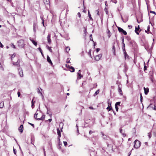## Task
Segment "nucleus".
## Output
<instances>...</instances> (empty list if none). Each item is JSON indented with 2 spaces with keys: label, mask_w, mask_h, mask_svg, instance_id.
Segmentation results:
<instances>
[{
  "label": "nucleus",
  "mask_w": 156,
  "mask_h": 156,
  "mask_svg": "<svg viewBox=\"0 0 156 156\" xmlns=\"http://www.w3.org/2000/svg\"><path fill=\"white\" fill-rule=\"evenodd\" d=\"M28 124L31 125L34 128V125L33 124L30 123V122H28Z\"/></svg>",
  "instance_id": "603ef678"
},
{
  "label": "nucleus",
  "mask_w": 156,
  "mask_h": 156,
  "mask_svg": "<svg viewBox=\"0 0 156 156\" xmlns=\"http://www.w3.org/2000/svg\"><path fill=\"white\" fill-rule=\"evenodd\" d=\"M17 94H18V97H19L20 96L21 94H20V92L19 91H18L17 92Z\"/></svg>",
  "instance_id": "6e6d98bb"
},
{
  "label": "nucleus",
  "mask_w": 156,
  "mask_h": 156,
  "mask_svg": "<svg viewBox=\"0 0 156 156\" xmlns=\"http://www.w3.org/2000/svg\"><path fill=\"white\" fill-rule=\"evenodd\" d=\"M121 103V102L119 101L116 102L115 104V106H117L118 107L119 106H120V104Z\"/></svg>",
  "instance_id": "473e14b6"
},
{
  "label": "nucleus",
  "mask_w": 156,
  "mask_h": 156,
  "mask_svg": "<svg viewBox=\"0 0 156 156\" xmlns=\"http://www.w3.org/2000/svg\"><path fill=\"white\" fill-rule=\"evenodd\" d=\"M101 134L102 135V137L103 138L104 140H107L108 138V137L107 136L105 135L102 132H101Z\"/></svg>",
  "instance_id": "2eb2a0df"
},
{
  "label": "nucleus",
  "mask_w": 156,
  "mask_h": 156,
  "mask_svg": "<svg viewBox=\"0 0 156 156\" xmlns=\"http://www.w3.org/2000/svg\"><path fill=\"white\" fill-rule=\"evenodd\" d=\"M44 2L45 4L48 5L50 2L49 0H44Z\"/></svg>",
  "instance_id": "bb28decb"
},
{
  "label": "nucleus",
  "mask_w": 156,
  "mask_h": 156,
  "mask_svg": "<svg viewBox=\"0 0 156 156\" xmlns=\"http://www.w3.org/2000/svg\"><path fill=\"white\" fill-rule=\"evenodd\" d=\"M38 49L39 50V51H40V52L41 53H42V50H41V48L40 47L38 48Z\"/></svg>",
  "instance_id": "4d7b16f0"
},
{
  "label": "nucleus",
  "mask_w": 156,
  "mask_h": 156,
  "mask_svg": "<svg viewBox=\"0 0 156 156\" xmlns=\"http://www.w3.org/2000/svg\"><path fill=\"white\" fill-rule=\"evenodd\" d=\"M121 39L122 40V43H124V37L123 36L122 37H121Z\"/></svg>",
  "instance_id": "de8ad7c7"
},
{
  "label": "nucleus",
  "mask_w": 156,
  "mask_h": 156,
  "mask_svg": "<svg viewBox=\"0 0 156 156\" xmlns=\"http://www.w3.org/2000/svg\"><path fill=\"white\" fill-rule=\"evenodd\" d=\"M18 129L19 131L21 132V133H22L23 132V125H21L19 127Z\"/></svg>",
  "instance_id": "f8f14e48"
},
{
  "label": "nucleus",
  "mask_w": 156,
  "mask_h": 156,
  "mask_svg": "<svg viewBox=\"0 0 156 156\" xmlns=\"http://www.w3.org/2000/svg\"><path fill=\"white\" fill-rule=\"evenodd\" d=\"M121 18L122 21L124 23H126L128 20V18H126V20H124L122 16H121Z\"/></svg>",
  "instance_id": "f704fd0d"
},
{
  "label": "nucleus",
  "mask_w": 156,
  "mask_h": 156,
  "mask_svg": "<svg viewBox=\"0 0 156 156\" xmlns=\"http://www.w3.org/2000/svg\"><path fill=\"white\" fill-rule=\"evenodd\" d=\"M150 27L149 25L147 27V30H145V32L146 33H147V34H148L149 33L147 32V31H150Z\"/></svg>",
  "instance_id": "e433bc0d"
},
{
  "label": "nucleus",
  "mask_w": 156,
  "mask_h": 156,
  "mask_svg": "<svg viewBox=\"0 0 156 156\" xmlns=\"http://www.w3.org/2000/svg\"><path fill=\"white\" fill-rule=\"evenodd\" d=\"M104 10H105V12L106 14H108V11H107V9L106 8H105L104 9Z\"/></svg>",
  "instance_id": "a18cd8bd"
},
{
  "label": "nucleus",
  "mask_w": 156,
  "mask_h": 156,
  "mask_svg": "<svg viewBox=\"0 0 156 156\" xmlns=\"http://www.w3.org/2000/svg\"><path fill=\"white\" fill-rule=\"evenodd\" d=\"M100 49L99 48H97L96 49V51L98 52L100 50Z\"/></svg>",
  "instance_id": "e2e57ef3"
},
{
  "label": "nucleus",
  "mask_w": 156,
  "mask_h": 156,
  "mask_svg": "<svg viewBox=\"0 0 156 156\" xmlns=\"http://www.w3.org/2000/svg\"><path fill=\"white\" fill-rule=\"evenodd\" d=\"M42 120H44V119L45 118V115H42V117H41Z\"/></svg>",
  "instance_id": "09e8293b"
},
{
  "label": "nucleus",
  "mask_w": 156,
  "mask_h": 156,
  "mask_svg": "<svg viewBox=\"0 0 156 156\" xmlns=\"http://www.w3.org/2000/svg\"><path fill=\"white\" fill-rule=\"evenodd\" d=\"M0 47L2 48L4 47L3 45L2 44V43L1 42H0Z\"/></svg>",
  "instance_id": "bf43d9fd"
},
{
  "label": "nucleus",
  "mask_w": 156,
  "mask_h": 156,
  "mask_svg": "<svg viewBox=\"0 0 156 156\" xmlns=\"http://www.w3.org/2000/svg\"><path fill=\"white\" fill-rule=\"evenodd\" d=\"M30 40L32 42L34 45L35 46H36L37 45V42L35 41L34 40L31 39H30Z\"/></svg>",
  "instance_id": "5701e85b"
},
{
  "label": "nucleus",
  "mask_w": 156,
  "mask_h": 156,
  "mask_svg": "<svg viewBox=\"0 0 156 156\" xmlns=\"http://www.w3.org/2000/svg\"><path fill=\"white\" fill-rule=\"evenodd\" d=\"M36 120H42V119L41 118V117L36 119Z\"/></svg>",
  "instance_id": "69168bd1"
},
{
  "label": "nucleus",
  "mask_w": 156,
  "mask_h": 156,
  "mask_svg": "<svg viewBox=\"0 0 156 156\" xmlns=\"http://www.w3.org/2000/svg\"><path fill=\"white\" fill-rule=\"evenodd\" d=\"M120 132L122 134L123 137H125L126 136V135L124 133V131L121 129H120Z\"/></svg>",
  "instance_id": "aec40b11"
},
{
  "label": "nucleus",
  "mask_w": 156,
  "mask_h": 156,
  "mask_svg": "<svg viewBox=\"0 0 156 156\" xmlns=\"http://www.w3.org/2000/svg\"><path fill=\"white\" fill-rule=\"evenodd\" d=\"M10 45H11V47H12L13 48H16V47L15 45L13 44H12V43L11 44H10Z\"/></svg>",
  "instance_id": "37998d69"
},
{
  "label": "nucleus",
  "mask_w": 156,
  "mask_h": 156,
  "mask_svg": "<svg viewBox=\"0 0 156 156\" xmlns=\"http://www.w3.org/2000/svg\"><path fill=\"white\" fill-rule=\"evenodd\" d=\"M4 106V103L3 102H1L0 103V108H2Z\"/></svg>",
  "instance_id": "7c9ffc66"
},
{
  "label": "nucleus",
  "mask_w": 156,
  "mask_h": 156,
  "mask_svg": "<svg viewBox=\"0 0 156 156\" xmlns=\"http://www.w3.org/2000/svg\"><path fill=\"white\" fill-rule=\"evenodd\" d=\"M141 143L139 140H136L134 141V147L136 148H138L140 146Z\"/></svg>",
  "instance_id": "f257e3e1"
},
{
  "label": "nucleus",
  "mask_w": 156,
  "mask_h": 156,
  "mask_svg": "<svg viewBox=\"0 0 156 156\" xmlns=\"http://www.w3.org/2000/svg\"><path fill=\"white\" fill-rule=\"evenodd\" d=\"M108 106L107 108L106 109L107 110H108V111H110V110H112V106H111V104H110V106L109 105H109V101L108 102Z\"/></svg>",
  "instance_id": "6ab92c4d"
},
{
  "label": "nucleus",
  "mask_w": 156,
  "mask_h": 156,
  "mask_svg": "<svg viewBox=\"0 0 156 156\" xmlns=\"http://www.w3.org/2000/svg\"><path fill=\"white\" fill-rule=\"evenodd\" d=\"M37 93H38V94H41V95L43 96V95H42V93L40 91V90H39V89H38V90H37Z\"/></svg>",
  "instance_id": "79ce46f5"
},
{
  "label": "nucleus",
  "mask_w": 156,
  "mask_h": 156,
  "mask_svg": "<svg viewBox=\"0 0 156 156\" xmlns=\"http://www.w3.org/2000/svg\"><path fill=\"white\" fill-rule=\"evenodd\" d=\"M84 34L87 33V30L86 29H85L84 30Z\"/></svg>",
  "instance_id": "338daca9"
},
{
  "label": "nucleus",
  "mask_w": 156,
  "mask_h": 156,
  "mask_svg": "<svg viewBox=\"0 0 156 156\" xmlns=\"http://www.w3.org/2000/svg\"><path fill=\"white\" fill-rule=\"evenodd\" d=\"M34 102H33V100H32V101H31V107L32 108H34Z\"/></svg>",
  "instance_id": "ea45409f"
},
{
  "label": "nucleus",
  "mask_w": 156,
  "mask_h": 156,
  "mask_svg": "<svg viewBox=\"0 0 156 156\" xmlns=\"http://www.w3.org/2000/svg\"><path fill=\"white\" fill-rule=\"evenodd\" d=\"M144 71H145L147 69V67H146L145 65V64L144 66Z\"/></svg>",
  "instance_id": "052dcab7"
},
{
  "label": "nucleus",
  "mask_w": 156,
  "mask_h": 156,
  "mask_svg": "<svg viewBox=\"0 0 156 156\" xmlns=\"http://www.w3.org/2000/svg\"><path fill=\"white\" fill-rule=\"evenodd\" d=\"M36 24L35 23H34L33 25V30L34 32H36Z\"/></svg>",
  "instance_id": "2f4dec72"
},
{
  "label": "nucleus",
  "mask_w": 156,
  "mask_h": 156,
  "mask_svg": "<svg viewBox=\"0 0 156 156\" xmlns=\"http://www.w3.org/2000/svg\"><path fill=\"white\" fill-rule=\"evenodd\" d=\"M92 35L90 34V40L91 41H93V42H94V41H93V38H92Z\"/></svg>",
  "instance_id": "4c0bfd02"
},
{
  "label": "nucleus",
  "mask_w": 156,
  "mask_h": 156,
  "mask_svg": "<svg viewBox=\"0 0 156 156\" xmlns=\"http://www.w3.org/2000/svg\"><path fill=\"white\" fill-rule=\"evenodd\" d=\"M68 67H69V69H72V71H70L71 72H74L75 69L72 66H68Z\"/></svg>",
  "instance_id": "412c9836"
},
{
  "label": "nucleus",
  "mask_w": 156,
  "mask_h": 156,
  "mask_svg": "<svg viewBox=\"0 0 156 156\" xmlns=\"http://www.w3.org/2000/svg\"><path fill=\"white\" fill-rule=\"evenodd\" d=\"M47 61L49 63H50L51 64V65H52V62H51V60L50 57L49 56L47 55Z\"/></svg>",
  "instance_id": "dca6fc26"
},
{
  "label": "nucleus",
  "mask_w": 156,
  "mask_h": 156,
  "mask_svg": "<svg viewBox=\"0 0 156 156\" xmlns=\"http://www.w3.org/2000/svg\"><path fill=\"white\" fill-rule=\"evenodd\" d=\"M140 29V28L139 25L138 26L137 28L136 27H135V33H136V34L137 35L139 34V33L138 32V31Z\"/></svg>",
  "instance_id": "4468645a"
},
{
  "label": "nucleus",
  "mask_w": 156,
  "mask_h": 156,
  "mask_svg": "<svg viewBox=\"0 0 156 156\" xmlns=\"http://www.w3.org/2000/svg\"><path fill=\"white\" fill-rule=\"evenodd\" d=\"M122 49L123 50V51H126L125 49V45L124 43H122Z\"/></svg>",
  "instance_id": "a878e982"
},
{
  "label": "nucleus",
  "mask_w": 156,
  "mask_h": 156,
  "mask_svg": "<svg viewBox=\"0 0 156 156\" xmlns=\"http://www.w3.org/2000/svg\"><path fill=\"white\" fill-rule=\"evenodd\" d=\"M107 33L108 34V38H110L111 35V33L108 28L107 29Z\"/></svg>",
  "instance_id": "4be33fe9"
},
{
  "label": "nucleus",
  "mask_w": 156,
  "mask_h": 156,
  "mask_svg": "<svg viewBox=\"0 0 156 156\" xmlns=\"http://www.w3.org/2000/svg\"><path fill=\"white\" fill-rule=\"evenodd\" d=\"M9 76H11L12 77H14L15 76V75H14V74L12 73H9Z\"/></svg>",
  "instance_id": "8fccbe9b"
},
{
  "label": "nucleus",
  "mask_w": 156,
  "mask_h": 156,
  "mask_svg": "<svg viewBox=\"0 0 156 156\" xmlns=\"http://www.w3.org/2000/svg\"><path fill=\"white\" fill-rule=\"evenodd\" d=\"M148 136L149 137V139H150L151 137V133H148Z\"/></svg>",
  "instance_id": "a19ab883"
},
{
  "label": "nucleus",
  "mask_w": 156,
  "mask_h": 156,
  "mask_svg": "<svg viewBox=\"0 0 156 156\" xmlns=\"http://www.w3.org/2000/svg\"><path fill=\"white\" fill-rule=\"evenodd\" d=\"M47 40L48 43L49 44H50L51 43V35L50 34H49L47 36Z\"/></svg>",
  "instance_id": "9d476101"
},
{
  "label": "nucleus",
  "mask_w": 156,
  "mask_h": 156,
  "mask_svg": "<svg viewBox=\"0 0 156 156\" xmlns=\"http://www.w3.org/2000/svg\"><path fill=\"white\" fill-rule=\"evenodd\" d=\"M102 55L101 54H100L98 55H96L95 57V59L96 61H99L100 58L101 57Z\"/></svg>",
  "instance_id": "0eeeda50"
},
{
  "label": "nucleus",
  "mask_w": 156,
  "mask_h": 156,
  "mask_svg": "<svg viewBox=\"0 0 156 156\" xmlns=\"http://www.w3.org/2000/svg\"><path fill=\"white\" fill-rule=\"evenodd\" d=\"M114 44H115V43H114L113 44V46L112 47V51H113V55H116L115 54V46L114 45Z\"/></svg>",
  "instance_id": "a211bd4d"
},
{
  "label": "nucleus",
  "mask_w": 156,
  "mask_h": 156,
  "mask_svg": "<svg viewBox=\"0 0 156 156\" xmlns=\"http://www.w3.org/2000/svg\"><path fill=\"white\" fill-rule=\"evenodd\" d=\"M121 84L119 85H118V91L121 95H123L121 89Z\"/></svg>",
  "instance_id": "20e7f679"
},
{
  "label": "nucleus",
  "mask_w": 156,
  "mask_h": 156,
  "mask_svg": "<svg viewBox=\"0 0 156 156\" xmlns=\"http://www.w3.org/2000/svg\"><path fill=\"white\" fill-rule=\"evenodd\" d=\"M13 153H14V154H15L16 155V149L13 148Z\"/></svg>",
  "instance_id": "49530a36"
},
{
  "label": "nucleus",
  "mask_w": 156,
  "mask_h": 156,
  "mask_svg": "<svg viewBox=\"0 0 156 156\" xmlns=\"http://www.w3.org/2000/svg\"><path fill=\"white\" fill-rule=\"evenodd\" d=\"M40 18H41V19L42 20V23L43 24V26L44 27V16L42 15L41 16Z\"/></svg>",
  "instance_id": "b1692460"
},
{
  "label": "nucleus",
  "mask_w": 156,
  "mask_h": 156,
  "mask_svg": "<svg viewBox=\"0 0 156 156\" xmlns=\"http://www.w3.org/2000/svg\"><path fill=\"white\" fill-rule=\"evenodd\" d=\"M70 50V48L69 47H67L66 48V50L67 52H68Z\"/></svg>",
  "instance_id": "72a5a7b5"
},
{
  "label": "nucleus",
  "mask_w": 156,
  "mask_h": 156,
  "mask_svg": "<svg viewBox=\"0 0 156 156\" xmlns=\"http://www.w3.org/2000/svg\"><path fill=\"white\" fill-rule=\"evenodd\" d=\"M154 105L152 104H150V105L148 106L147 107V108H153L154 107Z\"/></svg>",
  "instance_id": "c756f323"
},
{
  "label": "nucleus",
  "mask_w": 156,
  "mask_h": 156,
  "mask_svg": "<svg viewBox=\"0 0 156 156\" xmlns=\"http://www.w3.org/2000/svg\"><path fill=\"white\" fill-rule=\"evenodd\" d=\"M123 53L124 55V57L125 59H129V56L127 54V52L126 51H123Z\"/></svg>",
  "instance_id": "1a4fd4ad"
},
{
  "label": "nucleus",
  "mask_w": 156,
  "mask_h": 156,
  "mask_svg": "<svg viewBox=\"0 0 156 156\" xmlns=\"http://www.w3.org/2000/svg\"><path fill=\"white\" fill-rule=\"evenodd\" d=\"M20 59H18L17 62H13V64L14 65L17 66H18L19 67L20 66Z\"/></svg>",
  "instance_id": "6e6552de"
},
{
  "label": "nucleus",
  "mask_w": 156,
  "mask_h": 156,
  "mask_svg": "<svg viewBox=\"0 0 156 156\" xmlns=\"http://www.w3.org/2000/svg\"><path fill=\"white\" fill-rule=\"evenodd\" d=\"M96 12H97V15H98V16H99V15H100V14H99V11H98V10H96Z\"/></svg>",
  "instance_id": "13d9d810"
},
{
  "label": "nucleus",
  "mask_w": 156,
  "mask_h": 156,
  "mask_svg": "<svg viewBox=\"0 0 156 156\" xmlns=\"http://www.w3.org/2000/svg\"><path fill=\"white\" fill-rule=\"evenodd\" d=\"M143 99V98L142 95V94L141 93L140 94V101L141 103L142 102Z\"/></svg>",
  "instance_id": "c9c22d12"
},
{
  "label": "nucleus",
  "mask_w": 156,
  "mask_h": 156,
  "mask_svg": "<svg viewBox=\"0 0 156 156\" xmlns=\"http://www.w3.org/2000/svg\"><path fill=\"white\" fill-rule=\"evenodd\" d=\"M99 90L98 89L96 91L95 93L94 94L93 96H94V97L95 96L98 94H99Z\"/></svg>",
  "instance_id": "cd10ccee"
},
{
  "label": "nucleus",
  "mask_w": 156,
  "mask_h": 156,
  "mask_svg": "<svg viewBox=\"0 0 156 156\" xmlns=\"http://www.w3.org/2000/svg\"><path fill=\"white\" fill-rule=\"evenodd\" d=\"M150 12L151 13H154V14H156V12H154V11H150Z\"/></svg>",
  "instance_id": "774afa93"
},
{
  "label": "nucleus",
  "mask_w": 156,
  "mask_h": 156,
  "mask_svg": "<svg viewBox=\"0 0 156 156\" xmlns=\"http://www.w3.org/2000/svg\"><path fill=\"white\" fill-rule=\"evenodd\" d=\"M118 30L119 32L122 33L124 35L127 34V33L126 31L120 27H117Z\"/></svg>",
  "instance_id": "7ed1b4c3"
},
{
  "label": "nucleus",
  "mask_w": 156,
  "mask_h": 156,
  "mask_svg": "<svg viewBox=\"0 0 156 156\" xmlns=\"http://www.w3.org/2000/svg\"><path fill=\"white\" fill-rule=\"evenodd\" d=\"M77 80L80 79L81 78L83 77V76L80 73L78 72L77 73Z\"/></svg>",
  "instance_id": "ddd939ff"
},
{
  "label": "nucleus",
  "mask_w": 156,
  "mask_h": 156,
  "mask_svg": "<svg viewBox=\"0 0 156 156\" xmlns=\"http://www.w3.org/2000/svg\"><path fill=\"white\" fill-rule=\"evenodd\" d=\"M94 132V131H92L91 130H90V131H89V134H90V135H91V134L93 133Z\"/></svg>",
  "instance_id": "5fc2aeb1"
},
{
  "label": "nucleus",
  "mask_w": 156,
  "mask_h": 156,
  "mask_svg": "<svg viewBox=\"0 0 156 156\" xmlns=\"http://www.w3.org/2000/svg\"><path fill=\"white\" fill-rule=\"evenodd\" d=\"M88 17H89L90 19V20H93V19H92V18L91 17V15L90 12L89 10H88Z\"/></svg>",
  "instance_id": "393cba45"
},
{
  "label": "nucleus",
  "mask_w": 156,
  "mask_h": 156,
  "mask_svg": "<svg viewBox=\"0 0 156 156\" xmlns=\"http://www.w3.org/2000/svg\"><path fill=\"white\" fill-rule=\"evenodd\" d=\"M63 143L65 146H66L67 145V143L66 141H64Z\"/></svg>",
  "instance_id": "864d4df0"
},
{
  "label": "nucleus",
  "mask_w": 156,
  "mask_h": 156,
  "mask_svg": "<svg viewBox=\"0 0 156 156\" xmlns=\"http://www.w3.org/2000/svg\"><path fill=\"white\" fill-rule=\"evenodd\" d=\"M149 74L150 75V78L151 81L153 82V73L152 72H150L149 73Z\"/></svg>",
  "instance_id": "423d86ee"
},
{
  "label": "nucleus",
  "mask_w": 156,
  "mask_h": 156,
  "mask_svg": "<svg viewBox=\"0 0 156 156\" xmlns=\"http://www.w3.org/2000/svg\"><path fill=\"white\" fill-rule=\"evenodd\" d=\"M31 144H34V139L33 138H31Z\"/></svg>",
  "instance_id": "c03bdc74"
},
{
  "label": "nucleus",
  "mask_w": 156,
  "mask_h": 156,
  "mask_svg": "<svg viewBox=\"0 0 156 156\" xmlns=\"http://www.w3.org/2000/svg\"><path fill=\"white\" fill-rule=\"evenodd\" d=\"M77 15H78V16L79 17H80V16H81V14H80V12H78V13H77Z\"/></svg>",
  "instance_id": "0e129e2a"
},
{
  "label": "nucleus",
  "mask_w": 156,
  "mask_h": 156,
  "mask_svg": "<svg viewBox=\"0 0 156 156\" xmlns=\"http://www.w3.org/2000/svg\"><path fill=\"white\" fill-rule=\"evenodd\" d=\"M152 109H154L156 110V106L154 105L153 108Z\"/></svg>",
  "instance_id": "680f3d73"
},
{
  "label": "nucleus",
  "mask_w": 156,
  "mask_h": 156,
  "mask_svg": "<svg viewBox=\"0 0 156 156\" xmlns=\"http://www.w3.org/2000/svg\"><path fill=\"white\" fill-rule=\"evenodd\" d=\"M126 38L127 39V40L128 41H129L131 40L130 37L129 36H126Z\"/></svg>",
  "instance_id": "58836bf2"
},
{
  "label": "nucleus",
  "mask_w": 156,
  "mask_h": 156,
  "mask_svg": "<svg viewBox=\"0 0 156 156\" xmlns=\"http://www.w3.org/2000/svg\"><path fill=\"white\" fill-rule=\"evenodd\" d=\"M57 133L58 135V139L59 140H60V137L61 136V133L59 128H58L57 129Z\"/></svg>",
  "instance_id": "9b49d317"
},
{
  "label": "nucleus",
  "mask_w": 156,
  "mask_h": 156,
  "mask_svg": "<svg viewBox=\"0 0 156 156\" xmlns=\"http://www.w3.org/2000/svg\"><path fill=\"white\" fill-rule=\"evenodd\" d=\"M115 110H116V111L117 112H118V110H119L118 107L117 106H115Z\"/></svg>",
  "instance_id": "3c124183"
},
{
  "label": "nucleus",
  "mask_w": 156,
  "mask_h": 156,
  "mask_svg": "<svg viewBox=\"0 0 156 156\" xmlns=\"http://www.w3.org/2000/svg\"><path fill=\"white\" fill-rule=\"evenodd\" d=\"M18 71L19 72V73L20 76L22 77L23 76V70L22 68H19L18 69Z\"/></svg>",
  "instance_id": "39448f33"
},
{
  "label": "nucleus",
  "mask_w": 156,
  "mask_h": 156,
  "mask_svg": "<svg viewBox=\"0 0 156 156\" xmlns=\"http://www.w3.org/2000/svg\"><path fill=\"white\" fill-rule=\"evenodd\" d=\"M144 94L145 95H147L149 92V89L148 88H145V87L144 88Z\"/></svg>",
  "instance_id": "f3484780"
},
{
  "label": "nucleus",
  "mask_w": 156,
  "mask_h": 156,
  "mask_svg": "<svg viewBox=\"0 0 156 156\" xmlns=\"http://www.w3.org/2000/svg\"><path fill=\"white\" fill-rule=\"evenodd\" d=\"M46 47H47V49L48 50H49V51L51 52H52V49H51V47H50L49 46H48V45H47L46 46Z\"/></svg>",
  "instance_id": "c85d7f7f"
},
{
  "label": "nucleus",
  "mask_w": 156,
  "mask_h": 156,
  "mask_svg": "<svg viewBox=\"0 0 156 156\" xmlns=\"http://www.w3.org/2000/svg\"><path fill=\"white\" fill-rule=\"evenodd\" d=\"M18 46L21 48H23L24 46V42L23 40H20L17 42Z\"/></svg>",
  "instance_id": "f03ea898"
}]
</instances>
